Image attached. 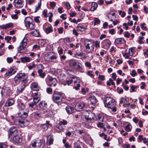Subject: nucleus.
Masks as SVG:
<instances>
[{
  "label": "nucleus",
  "instance_id": "obj_1",
  "mask_svg": "<svg viewBox=\"0 0 148 148\" xmlns=\"http://www.w3.org/2000/svg\"><path fill=\"white\" fill-rule=\"evenodd\" d=\"M104 104L105 107L111 108L113 112H115L116 111V103L115 102L114 100L112 98L110 97H106L104 100Z\"/></svg>",
  "mask_w": 148,
  "mask_h": 148
},
{
  "label": "nucleus",
  "instance_id": "obj_2",
  "mask_svg": "<svg viewBox=\"0 0 148 148\" xmlns=\"http://www.w3.org/2000/svg\"><path fill=\"white\" fill-rule=\"evenodd\" d=\"M27 76L25 73H21L17 74L14 78L13 82V85L16 86L19 84L21 81L25 82L27 81Z\"/></svg>",
  "mask_w": 148,
  "mask_h": 148
},
{
  "label": "nucleus",
  "instance_id": "obj_3",
  "mask_svg": "<svg viewBox=\"0 0 148 148\" xmlns=\"http://www.w3.org/2000/svg\"><path fill=\"white\" fill-rule=\"evenodd\" d=\"M18 107L19 108V112L18 113V116L21 117L26 118L28 116V111L26 110L25 112V106L23 103H20L18 104Z\"/></svg>",
  "mask_w": 148,
  "mask_h": 148
},
{
  "label": "nucleus",
  "instance_id": "obj_4",
  "mask_svg": "<svg viewBox=\"0 0 148 148\" xmlns=\"http://www.w3.org/2000/svg\"><path fill=\"white\" fill-rule=\"evenodd\" d=\"M23 118L14 121V124L21 127L27 126L29 124V121L25 119V118Z\"/></svg>",
  "mask_w": 148,
  "mask_h": 148
},
{
  "label": "nucleus",
  "instance_id": "obj_5",
  "mask_svg": "<svg viewBox=\"0 0 148 148\" xmlns=\"http://www.w3.org/2000/svg\"><path fill=\"white\" fill-rule=\"evenodd\" d=\"M63 96L62 94L57 91L55 92L53 95L52 99L55 103L58 105L61 104Z\"/></svg>",
  "mask_w": 148,
  "mask_h": 148
},
{
  "label": "nucleus",
  "instance_id": "obj_6",
  "mask_svg": "<svg viewBox=\"0 0 148 148\" xmlns=\"http://www.w3.org/2000/svg\"><path fill=\"white\" fill-rule=\"evenodd\" d=\"M84 116L86 121L89 123H93L97 119L95 114L91 112H86Z\"/></svg>",
  "mask_w": 148,
  "mask_h": 148
},
{
  "label": "nucleus",
  "instance_id": "obj_7",
  "mask_svg": "<svg viewBox=\"0 0 148 148\" xmlns=\"http://www.w3.org/2000/svg\"><path fill=\"white\" fill-rule=\"evenodd\" d=\"M31 18L29 17H26L24 20V23L27 29L30 30H34L35 28L34 23L31 21Z\"/></svg>",
  "mask_w": 148,
  "mask_h": 148
},
{
  "label": "nucleus",
  "instance_id": "obj_8",
  "mask_svg": "<svg viewBox=\"0 0 148 148\" xmlns=\"http://www.w3.org/2000/svg\"><path fill=\"white\" fill-rule=\"evenodd\" d=\"M41 145V140H34L32 141L30 147L31 148H39Z\"/></svg>",
  "mask_w": 148,
  "mask_h": 148
},
{
  "label": "nucleus",
  "instance_id": "obj_9",
  "mask_svg": "<svg viewBox=\"0 0 148 148\" xmlns=\"http://www.w3.org/2000/svg\"><path fill=\"white\" fill-rule=\"evenodd\" d=\"M86 106L85 103L84 102H81L76 103L75 108V109L78 111L82 110L83 109L86 108Z\"/></svg>",
  "mask_w": 148,
  "mask_h": 148
},
{
  "label": "nucleus",
  "instance_id": "obj_10",
  "mask_svg": "<svg viewBox=\"0 0 148 148\" xmlns=\"http://www.w3.org/2000/svg\"><path fill=\"white\" fill-rule=\"evenodd\" d=\"M17 71L16 68L14 66L10 68L5 73L7 76H9L14 74Z\"/></svg>",
  "mask_w": 148,
  "mask_h": 148
},
{
  "label": "nucleus",
  "instance_id": "obj_11",
  "mask_svg": "<svg viewBox=\"0 0 148 148\" xmlns=\"http://www.w3.org/2000/svg\"><path fill=\"white\" fill-rule=\"evenodd\" d=\"M47 79L49 80V85L50 86H55L57 83V80L56 78L48 76L47 77Z\"/></svg>",
  "mask_w": 148,
  "mask_h": 148
},
{
  "label": "nucleus",
  "instance_id": "obj_12",
  "mask_svg": "<svg viewBox=\"0 0 148 148\" xmlns=\"http://www.w3.org/2000/svg\"><path fill=\"white\" fill-rule=\"evenodd\" d=\"M11 138H12L14 142L18 143L21 142L22 141L21 137L19 134L14 136Z\"/></svg>",
  "mask_w": 148,
  "mask_h": 148
},
{
  "label": "nucleus",
  "instance_id": "obj_13",
  "mask_svg": "<svg viewBox=\"0 0 148 148\" xmlns=\"http://www.w3.org/2000/svg\"><path fill=\"white\" fill-rule=\"evenodd\" d=\"M18 130L15 127H12L9 130L8 134L9 135L13 136L18 134Z\"/></svg>",
  "mask_w": 148,
  "mask_h": 148
},
{
  "label": "nucleus",
  "instance_id": "obj_14",
  "mask_svg": "<svg viewBox=\"0 0 148 148\" xmlns=\"http://www.w3.org/2000/svg\"><path fill=\"white\" fill-rule=\"evenodd\" d=\"M40 94L39 92L35 93L33 99V101L37 103L40 100Z\"/></svg>",
  "mask_w": 148,
  "mask_h": 148
},
{
  "label": "nucleus",
  "instance_id": "obj_15",
  "mask_svg": "<svg viewBox=\"0 0 148 148\" xmlns=\"http://www.w3.org/2000/svg\"><path fill=\"white\" fill-rule=\"evenodd\" d=\"M23 1L22 0H17L14 4V7L17 8H22L23 6Z\"/></svg>",
  "mask_w": 148,
  "mask_h": 148
},
{
  "label": "nucleus",
  "instance_id": "obj_16",
  "mask_svg": "<svg viewBox=\"0 0 148 148\" xmlns=\"http://www.w3.org/2000/svg\"><path fill=\"white\" fill-rule=\"evenodd\" d=\"M39 107L42 109H45L47 107V102L44 101H42L40 102L39 104Z\"/></svg>",
  "mask_w": 148,
  "mask_h": 148
},
{
  "label": "nucleus",
  "instance_id": "obj_17",
  "mask_svg": "<svg viewBox=\"0 0 148 148\" xmlns=\"http://www.w3.org/2000/svg\"><path fill=\"white\" fill-rule=\"evenodd\" d=\"M26 87L24 84H21L18 86L17 88V91L18 93L22 92Z\"/></svg>",
  "mask_w": 148,
  "mask_h": 148
},
{
  "label": "nucleus",
  "instance_id": "obj_18",
  "mask_svg": "<svg viewBox=\"0 0 148 148\" xmlns=\"http://www.w3.org/2000/svg\"><path fill=\"white\" fill-rule=\"evenodd\" d=\"M89 99L91 102V103L93 105H95L97 101L96 97L94 96H91Z\"/></svg>",
  "mask_w": 148,
  "mask_h": 148
},
{
  "label": "nucleus",
  "instance_id": "obj_19",
  "mask_svg": "<svg viewBox=\"0 0 148 148\" xmlns=\"http://www.w3.org/2000/svg\"><path fill=\"white\" fill-rule=\"evenodd\" d=\"M73 69H74L77 71H80L82 69V64L79 62H77V64L75 65Z\"/></svg>",
  "mask_w": 148,
  "mask_h": 148
},
{
  "label": "nucleus",
  "instance_id": "obj_20",
  "mask_svg": "<svg viewBox=\"0 0 148 148\" xmlns=\"http://www.w3.org/2000/svg\"><path fill=\"white\" fill-rule=\"evenodd\" d=\"M66 110L68 114H70L73 113L74 111V108L70 106H67L66 108Z\"/></svg>",
  "mask_w": 148,
  "mask_h": 148
},
{
  "label": "nucleus",
  "instance_id": "obj_21",
  "mask_svg": "<svg viewBox=\"0 0 148 148\" xmlns=\"http://www.w3.org/2000/svg\"><path fill=\"white\" fill-rule=\"evenodd\" d=\"M15 102V101L13 99H9L5 103L6 106H10L13 105Z\"/></svg>",
  "mask_w": 148,
  "mask_h": 148
},
{
  "label": "nucleus",
  "instance_id": "obj_22",
  "mask_svg": "<svg viewBox=\"0 0 148 148\" xmlns=\"http://www.w3.org/2000/svg\"><path fill=\"white\" fill-rule=\"evenodd\" d=\"M115 14V12L112 11H111L108 13V17L110 21H113V18H114Z\"/></svg>",
  "mask_w": 148,
  "mask_h": 148
},
{
  "label": "nucleus",
  "instance_id": "obj_23",
  "mask_svg": "<svg viewBox=\"0 0 148 148\" xmlns=\"http://www.w3.org/2000/svg\"><path fill=\"white\" fill-rule=\"evenodd\" d=\"M31 87L34 90L38 91L39 89V88L38 86L37 83H33L31 84Z\"/></svg>",
  "mask_w": 148,
  "mask_h": 148
},
{
  "label": "nucleus",
  "instance_id": "obj_24",
  "mask_svg": "<svg viewBox=\"0 0 148 148\" xmlns=\"http://www.w3.org/2000/svg\"><path fill=\"white\" fill-rule=\"evenodd\" d=\"M20 60L21 62L23 63H25L27 62H29L30 61V58L28 57H23L20 58Z\"/></svg>",
  "mask_w": 148,
  "mask_h": 148
},
{
  "label": "nucleus",
  "instance_id": "obj_25",
  "mask_svg": "<svg viewBox=\"0 0 148 148\" xmlns=\"http://www.w3.org/2000/svg\"><path fill=\"white\" fill-rule=\"evenodd\" d=\"M38 73L40 77L44 78L46 75V73L43 72V70L42 69H39L38 71Z\"/></svg>",
  "mask_w": 148,
  "mask_h": 148
},
{
  "label": "nucleus",
  "instance_id": "obj_26",
  "mask_svg": "<svg viewBox=\"0 0 148 148\" xmlns=\"http://www.w3.org/2000/svg\"><path fill=\"white\" fill-rule=\"evenodd\" d=\"M84 54L82 52H77L74 54V57L79 59L83 60V55Z\"/></svg>",
  "mask_w": 148,
  "mask_h": 148
},
{
  "label": "nucleus",
  "instance_id": "obj_27",
  "mask_svg": "<svg viewBox=\"0 0 148 148\" xmlns=\"http://www.w3.org/2000/svg\"><path fill=\"white\" fill-rule=\"evenodd\" d=\"M13 24L12 23H10L5 25H3L0 26V28L1 29H6L12 26Z\"/></svg>",
  "mask_w": 148,
  "mask_h": 148
},
{
  "label": "nucleus",
  "instance_id": "obj_28",
  "mask_svg": "<svg viewBox=\"0 0 148 148\" xmlns=\"http://www.w3.org/2000/svg\"><path fill=\"white\" fill-rule=\"evenodd\" d=\"M85 46H89V45L92 46V43L91 40L86 39L84 41Z\"/></svg>",
  "mask_w": 148,
  "mask_h": 148
},
{
  "label": "nucleus",
  "instance_id": "obj_29",
  "mask_svg": "<svg viewBox=\"0 0 148 148\" xmlns=\"http://www.w3.org/2000/svg\"><path fill=\"white\" fill-rule=\"evenodd\" d=\"M102 44L104 46H110L111 44V42L109 40L106 39L103 40L102 42Z\"/></svg>",
  "mask_w": 148,
  "mask_h": 148
},
{
  "label": "nucleus",
  "instance_id": "obj_30",
  "mask_svg": "<svg viewBox=\"0 0 148 148\" xmlns=\"http://www.w3.org/2000/svg\"><path fill=\"white\" fill-rule=\"evenodd\" d=\"M98 7L97 4L95 2H92L91 4V7L90 10L91 11L93 12Z\"/></svg>",
  "mask_w": 148,
  "mask_h": 148
},
{
  "label": "nucleus",
  "instance_id": "obj_31",
  "mask_svg": "<svg viewBox=\"0 0 148 148\" xmlns=\"http://www.w3.org/2000/svg\"><path fill=\"white\" fill-rule=\"evenodd\" d=\"M27 44V39L24 38L21 42L19 46H26Z\"/></svg>",
  "mask_w": 148,
  "mask_h": 148
},
{
  "label": "nucleus",
  "instance_id": "obj_32",
  "mask_svg": "<svg viewBox=\"0 0 148 148\" xmlns=\"http://www.w3.org/2000/svg\"><path fill=\"white\" fill-rule=\"evenodd\" d=\"M31 33L34 36L39 37L40 36V33L38 29H35L34 31L32 32Z\"/></svg>",
  "mask_w": 148,
  "mask_h": 148
},
{
  "label": "nucleus",
  "instance_id": "obj_33",
  "mask_svg": "<svg viewBox=\"0 0 148 148\" xmlns=\"http://www.w3.org/2000/svg\"><path fill=\"white\" fill-rule=\"evenodd\" d=\"M41 111L40 110H38L34 113V117L37 118H40L41 116Z\"/></svg>",
  "mask_w": 148,
  "mask_h": 148
},
{
  "label": "nucleus",
  "instance_id": "obj_34",
  "mask_svg": "<svg viewBox=\"0 0 148 148\" xmlns=\"http://www.w3.org/2000/svg\"><path fill=\"white\" fill-rule=\"evenodd\" d=\"M77 62L75 61V60H71L69 61V65L73 69L75 65L77 64Z\"/></svg>",
  "mask_w": 148,
  "mask_h": 148
},
{
  "label": "nucleus",
  "instance_id": "obj_35",
  "mask_svg": "<svg viewBox=\"0 0 148 148\" xmlns=\"http://www.w3.org/2000/svg\"><path fill=\"white\" fill-rule=\"evenodd\" d=\"M53 31V28L51 26H49L47 27L45 30V32L47 34L52 32Z\"/></svg>",
  "mask_w": 148,
  "mask_h": 148
},
{
  "label": "nucleus",
  "instance_id": "obj_36",
  "mask_svg": "<svg viewBox=\"0 0 148 148\" xmlns=\"http://www.w3.org/2000/svg\"><path fill=\"white\" fill-rule=\"evenodd\" d=\"M41 5V1L40 0V1L38 3V5L35 6V8L34 11V12H36L38 10H39L40 8Z\"/></svg>",
  "mask_w": 148,
  "mask_h": 148
},
{
  "label": "nucleus",
  "instance_id": "obj_37",
  "mask_svg": "<svg viewBox=\"0 0 148 148\" xmlns=\"http://www.w3.org/2000/svg\"><path fill=\"white\" fill-rule=\"evenodd\" d=\"M18 52L21 53L25 52L26 49L25 47H18Z\"/></svg>",
  "mask_w": 148,
  "mask_h": 148
},
{
  "label": "nucleus",
  "instance_id": "obj_38",
  "mask_svg": "<svg viewBox=\"0 0 148 148\" xmlns=\"http://www.w3.org/2000/svg\"><path fill=\"white\" fill-rule=\"evenodd\" d=\"M40 129L42 130L43 131H45L47 130L48 126L47 124H45L40 125Z\"/></svg>",
  "mask_w": 148,
  "mask_h": 148
},
{
  "label": "nucleus",
  "instance_id": "obj_39",
  "mask_svg": "<svg viewBox=\"0 0 148 148\" xmlns=\"http://www.w3.org/2000/svg\"><path fill=\"white\" fill-rule=\"evenodd\" d=\"M132 126L130 124H128L125 127V129L127 132H129L131 130Z\"/></svg>",
  "mask_w": 148,
  "mask_h": 148
},
{
  "label": "nucleus",
  "instance_id": "obj_40",
  "mask_svg": "<svg viewBox=\"0 0 148 148\" xmlns=\"http://www.w3.org/2000/svg\"><path fill=\"white\" fill-rule=\"evenodd\" d=\"M85 48L86 50L84 51L88 53L92 52L94 49V47H85Z\"/></svg>",
  "mask_w": 148,
  "mask_h": 148
},
{
  "label": "nucleus",
  "instance_id": "obj_41",
  "mask_svg": "<svg viewBox=\"0 0 148 148\" xmlns=\"http://www.w3.org/2000/svg\"><path fill=\"white\" fill-rule=\"evenodd\" d=\"M75 78L74 77H71V79L69 80H67L66 81L65 83L64 84V85H66V84H67L68 86H69L71 84L73 81V79H75Z\"/></svg>",
  "mask_w": 148,
  "mask_h": 148
},
{
  "label": "nucleus",
  "instance_id": "obj_42",
  "mask_svg": "<svg viewBox=\"0 0 148 148\" xmlns=\"http://www.w3.org/2000/svg\"><path fill=\"white\" fill-rule=\"evenodd\" d=\"M122 40H124L123 38H119L116 39L114 41L115 44L116 45L121 43Z\"/></svg>",
  "mask_w": 148,
  "mask_h": 148
},
{
  "label": "nucleus",
  "instance_id": "obj_43",
  "mask_svg": "<svg viewBox=\"0 0 148 148\" xmlns=\"http://www.w3.org/2000/svg\"><path fill=\"white\" fill-rule=\"evenodd\" d=\"M135 50L133 47L130 48L129 50V54L131 56H132L134 53Z\"/></svg>",
  "mask_w": 148,
  "mask_h": 148
},
{
  "label": "nucleus",
  "instance_id": "obj_44",
  "mask_svg": "<svg viewBox=\"0 0 148 148\" xmlns=\"http://www.w3.org/2000/svg\"><path fill=\"white\" fill-rule=\"evenodd\" d=\"M50 53H47L45 54L44 58L45 60L50 61Z\"/></svg>",
  "mask_w": 148,
  "mask_h": 148
},
{
  "label": "nucleus",
  "instance_id": "obj_45",
  "mask_svg": "<svg viewBox=\"0 0 148 148\" xmlns=\"http://www.w3.org/2000/svg\"><path fill=\"white\" fill-rule=\"evenodd\" d=\"M107 85L108 86H110L111 85H114L115 84V83L113 81L112 79L111 78L109 79V80L107 82Z\"/></svg>",
  "mask_w": 148,
  "mask_h": 148
},
{
  "label": "nucleus",
  "instance_id": "obj_46",
  "mask_svg": "<svg viewBox=\"0 0 148 148\" xmlns=\"http://www.w3.org/2000/svg\"><path fill=\"white\" fill-rule=\"evenodd\" d=\"M46 42V41L44 39H41L39 40L38 43L41 46H44Z\"/></svg>",
  "mask_w": 148,
  "mask_h": 148
},
{
  "label": "nucleus",
  "instance_id": "obj_47",
  "mask_svg": "<svg viewBox=\"0 0 148 148\" xmlns=\"http://www.w3.org/2000/svg\"><path fill=\"white\" fill-rule=\"evenodd\" d=\"M37 103L34 101H33L32 102H30L29 104V108H33L34 106H36Z\"/></svg>",
  "mask_w": 148,
  "mask_h": 148
},
{
  "label": "nucleus",
  "instance_id": "obj_48",
  "mask_svg": "<svg viewBox=\"0 0 148 148\" xmlns=\"http://www.w3.org/2000/svg\"><path fill=\"white\" fill-rule=\"evenodd\" d=\"M7 146L6 143H0V148H6Z\"/></svg>",
  "mask_w": 148,
  "mask_h": 148
},
{
  "label": "nucleus",
  "instance_id": "obj_49",
  "mask_svg": "<svg viewBox=\"0 0 148 148\" xmlns=\"http://www.w3.org/2000/svg\"><path fill=\"white\" fill-rule=\"evenodd\" d=\"M57 128L61 130H62L64 127V126L61 124H60V123L58 124L57 126Z\"/></svg>",
  "mask_w": 148,
  "mask_h": 148
},
{
  "label": "nucleus",
  "instance_id": "obj_50",
  "mask_svg": "<svg viewBox=\"0 0 148 148\" xmlns=\"http://www.w3.org/2000/svg\"><path fill=\"white\" fill-rule=\"evenodd\" d=\"M80 87V84L78 83V84L74 85V86L73 87V88L75 89L76 90H78L79 89V88Z\"/></svg>",
  "mask_w": 148,
  "mask_h": 148
},
{
  "label": "nucleus",
  "instance_id": "obj_51",
  "mask_svg": "<svg viewBox=\"0 0 148 148\" xmlns=\"http://www.w3.org/2000/svg\"><path fill=\"white\" fill-rule=\"evenodd\" d=\"M50 53V61H51L52 60H56L57 58V56L55 55H52Z\"/></svg>",
  "mask_w": 148,
  "mask_h": 148
},
{
  "label": "nucleus",
  "instance_id": "obj_52",
  "mask_svg": "<svg viewBox=\"0 0 148 148\" xmlns=\"http://www.w3.org/2000/svg\"><path fill=\"white\" fill-rule=\"evenodd\" d=\"M104 119V117L101 115H99L98 116V121H103Z\"/></svg>",
  "mask_w": 148,
  "mask_h": 148
},
{
  "label": "nucleus",
  "instance_id": "obj_53",
  "mask_svg": "<svg viewBox=\"0 0 148 148\" xmlns=\"http://www.w3.org/2000/svg\"><path fill=\"white\" fill-rule=\"evenodd\" d=\"M75 79H73V81H74V85H75L77 82H79V80L78 77H75Z\"/></svg>",
  "mask_w": 148,
  "mask_h": 148
},
{
  "label": "nucleus",
  "instance_id": "obj_54",
  "mask_svg": "<svg viewBox=\"0 0 148 148\" xmlns=\"http://www.w3.org/2000/svg\"><path fill=\"white\" fill-rule=\"evenodd\" d=\"M119 14L122 17H124L126 15L125 12H123L121 10H119Z\"/></svg>",
  "mask_w": 148,
  "mask_h": 148
},
{
  "label": "nucleus",
  "instance_id": "obj_55",
  "mask_svg": "<svg viewBox=\"0 0 148 148\" xmlns=\"http://www.w3.org/2000/svg\"><path fill=\"white\" fill-rule=\"evenodd\" d=\"M145 25V23H143L142 24H140V26L141 28L144 30H146L147 29V28L146 26H144Z\"/></svg>",
  "mask_w": 148,
  "mask_h": 148
},
{
  "label": "nucleus",
  "instance_id": "obj_56",
  "mask_svg": "<svg viewBox=\"0 0 148 148\" xmlns=\"http://www.w3.org/2000/svg\"><path fill=\"white\" fill-rule=\"evenodd\" d=\"M130 74L132 77H134L137 75V73L135 70H133L132 71V72L130 73Z\"/></svg>",
  "mask_w": 148,
  "mask_h": 148
},
{
  "label": "nucleus",
  "instance_id": "obj_57",
  "mask_svg": "<svg viewBox=\"0 0 148 148\" xmlns=\"http://www.w3.org/2000/svg\"><path fill=\"white\" fill-rule=\"evenodd\" d=\"M56 5V3L55 2L53 1V2H50V6L53 9L55 7Z\"/></svg>",
  "mask_w": 148,
  "mask_h": 148
},
{
  "label": "nucleus",
  "instance_id": "obj_58",
  "mask_svg": "<svg viewBox=\"0 0 148 148\" xmlns=\"http://www.w3.org/2000/svg\"><path fill=\"white\" fill-rule=\"evenodd\" d=\"M7 60L8 63H10L13 61V59L12 57H8L7 58Z\"/></svg>",
  "mask_w": 148,
  "mask_h": 148
},
{
  "label": "nucleus",
  "instance_id": "obj_59",
  "mask_svg": "<svg viewBox=\"0 0 148 148\" xmlns=\"http://www.w3.org/2000/svg\"><path fill=\"white\" fill-rule=\"evenodd\" d=\"M94 25H95L96 24H99V23H100V20L98 18H95L94 20Z\"/></svg>",
  "mask_w": 148,
  "mask_h": 148
},
{
  "label": "nucleus",
  "instance_id": "obj_60",
  "mask_svg": "<svg viewBox=\"0 0 148 148\" xmlns=\"http://www.w3.org/2000/svg\"><path fill=\"white\" fill-rule=\"evenodd\" d=\"M127 101V100H126V98H122L120 101H119V103H125V102Z\"/></svg>",
  "mask_w": 148,
  "mask_h": 148
},
{
  "label": "nucleus",
  "instance_id": "obj_61",
  "mask_svg": "<svg viewBox=\"0 0 148 148\" xmlns=\"http://www.w3.org/2000/svg\"><path fill=\"white\" fill-rule=\"evenodd\" d=\"M77 29L78 30L82 32L84 30V28L81 26H78L77 27Z\"/></svg>",
  "mask_w": 148,
  "mask_h": 148
},
{
  "label": "nucleus",
  "instance_id": "obj_62",
  "mask_svg": "<svg viewBox=\"0 0 148 148\" xmlns=\"http://www.w3.org/2000/svg\"><path fill=\"white\" fill-rule=\"evenodd\" d=\"M97 126L99 127L102 128L104 126V125L103 123L99 122L97 124Z\"/></svg>",
  "mask_w": 148,
  "mask_h": 148
},
{
  "label": "nucleus",
  "instance_id": "obj_63",
  "mask_svg": "<svg viewBox=\"0 0 148 148\" xmlns=\"http://www.w3.org/2000/svg\"><path fill=\"white\" fill-rule=\"evenodd\" d=\"M85 66L86 67H88L89 68H90L91 67V64L90 62H85Z\"/></svg>",
  "mask_w": 148,
  "mask_h": 148
},
{
  "label": "nucleus",
  "instance_id": "obj_64",
  "mask_svg": "<svg viewBox=\"0 0 148 148\" xmlns=\"http://www.w3.org/2000/svg\"><path fill=\"white\" fill-rule=\"evenodd\" d=\"M60 124H61L63 126L66 125L67 124V122L66 120H63L62 121H61L60 122Z\"/></svg>",
  "mask_w": 148,
  "mask_h": 148
}]
</instances>
